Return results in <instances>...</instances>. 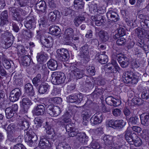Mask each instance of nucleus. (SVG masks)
Segmentation results:
<instances>
[{
	"mask_svg": "<svg viewBox=\"0 0 149 149\" xmlns=\"http://www.w3.org/2000/svg\"><path fill=\"white\" fill-rule=\"evenodd\" d=\"M79 33V31L77 32L76 35H74L73 30L71 28H69L65 31L64 37L65 38V41L66 45H70L72 44L78 43L79 42V38L78 35Z\"/></svg>",
	"mask_w": 149,
	"mask_h": 149,
	"instance_id": "obj_1",
	"label": "nucleus"
},
{
	"mask_svg": "<svg viewBox=\"0 0 149 149\" xmlns=\"http://www.w3.org/2000/svg\"><path fill=\"white\" fill-rule=\"evenodd\" d=\"M31 131H27L26 134L25 135V141L27 144L30 147H36L38 140L37 136H39L40 138L43 137L40 129L36 131V136H33L31 134Z\"/></svg>",
	"mask_w": 149,
	"mask_h": 149,
	"instance_id": "obj_2",
	"label": "nucleus"
},
{
	"mask_svg": "<svg viewBox=\"0 0 149 149\" xmlns=\"http://www.w3.org/2000/svg\"><path fill=\"white\" fill-rule=\"evenodd\" d=\"M29 126V123L23 118L19 122L17 126L13 124H10L8 126L7 130L9 132L13 133L15 130H24L27 129Z\"/></svg>",
	"mask_w": 149,
	"mask_h": 149,
	"instance_id": "obj_3",
	"label": "nucleus"
},
{
	"mask_svg": "<svg viewBox=\"0 0 149 149\" xmlns=\"http://www.w3.org/2000/svg\"><path fill=\"white\" fill-rule=\"evenodd\" d=\"M6 29L4 31H2V30H1V31H4L5 32L3 34L2 37L3 38V43L7 46V47H10L13 43L14 40V36L12 33L9 32H7L8 31V29H6V27H5L4 29Z\"/></svg>",
	"mask_w": 149,
	"mask_h": 149,
	"instance_id": "obj_4",
	"label": "nucleus"
},
{
	"mask_svg": "<svg viewBox=\"0 0 149 149\" xmlns=\"http://www.w3.org/2000/svg\"><path fill=\"white\" fill-rule=\"evenodd\" d=\"M69 73L72 77L80 79L82 78L84 74L85 70H80L74 65L70 66L69 69Z\"/></svg>",
	"mask_w": 149,
	"mask_h": 149,
	"instance_id": "obj_5",
	"label": "nucleus"
},
{
	"mask_svg": "<svg viewBox=\"0 0 149 149\" xmlns=\"http://www.w3.org/2000/svg\"><path fill=\"white\" fill-rule=\"evenodd\" d=\"M91 103L92 101L88 100L83 106L84 109L82 111L81 115L83 120H87L92 115L91 111L88 109L90 107V104Z\"/></svg>",
	"mask_w": 149,
	"mask_h": 149,
	"instance_id": "obj_6",
	"label": "nucleus"
},
{
	"mask_svg": "<svg viewBox=\"0 0 149 149\" xmlns=\"http://www.w3.org/2000/svg\"><path fill=\"white\" fill-rule=\"evenodd\" d=\"M52 79L54 80V82L56 84L63 83L66 79L65 74L63 72H54L52 74Z\"/></svg>",
	"mask_w": 149,
	"mask_h": 149,
	"instance_id": "obj_7",
	"label": "nucleus"
},
{
	"mask_svg": "<svg viewBox=\"0 0 149 149\" xmlns=\"http://www.w3.org/2000/svg\"><path fill=\"white\" fill-rule=\"evenodd\" d=\"M9 10L13 14V16L14 20L18 21L22 20L23 18L20 17V14H23L24 11L23 10L20 8L11 7L9 8Z\"/></svg>",
	"mask_w": 149,
	"mask_h": 149,
	"instance_id": "obj_8",
	"label": "nucleus"
},
{
	"mask_svg": "<svg viewBox=\"0 0 149 149\" xmlns=\"http://www.w3.org/2000/svg\"><path fill=\"white\" fill-rule=\"evenodd\" d=\"M105 68L108 72L111 73H116L117 71L118 72L120 69L116 61L113 59L112 60L111 63L107 64Z\"/></svg>",
	"mask_w": 149,
	"mask_h": 149,
	"instance_id": "obj_9",
	"label": "nucleus"
},
{
	"mask_svg": "<svg viewBox=\"0 0 149 149\" xmlns=\"http://www.w3.org/2000/svg\"><path fill=\"white\" fill-rule=\"evenodd\" d=\"M8 11L7 10H5L3 11L1 14L0 18L1 19V29L0 30H2V31H4V28L6 25V24H8L9 22L8 18Z\"/></svg>",
	"mask_w": 149,
	"mask_h": 149,
	"instance_id": "obj_10",
	"label": "nucleus"
},
{
	"mask_svg": "<svg viewBox=\"0 0 149 149\" xmlns=\"http://www.w3.org/2000/svg\"><path fill=\"white\" fill-rule=\"evenodd\" d=\"M47 112L51 116H56L60 113L61 111L58 107L50 104L47 107Z\"/></svg>",
	"mask_w": 149,
	"mask_h": 149,
	"instance_id": "obj_11",
	"label": "nucleus"
},
{
	"mask_svg": "<svg viewBox=\"0 0 149 149\" xmlns=\"http://www.w3.org/2000/svg\"><path fill=\"white\" fill-rule=\"evenodd\" d=\"M18 109V106L17 104H13L7 108L5 110L6 117L8 119L11 118L17 111Z\"/></svg>",
	"mask_w": 149,
	"mask_h": 149,
	"instance_id": "obj_12",
	"label": "nucleus"
},
{
	"mask_svg": "<svg viewBox=\"0 0 149 149\" xmlns=\"http://www.w3.org/2000/svg\"><path fill=\"white\" fill-rule=\"evenodd\" d=\"M57 53L60 60L63 61L68 60L69 55L68 51L65 49H58L56 51Z\"/></svg>",
	"mask_w": 149,
	"mask_h": 149,
	"instance_id": "obj_13",
	"label": "nucleus"
},
{
	"mask_svg": "<svg viewBox=\"0 0 149 149\" xmlns=\"http://www.w3.org/2000/svg\"><path fill=\"white\" fill-rule=\"evenodd\" d=\"M26 20L24 25L27 29H30L35 28L36 21L33 17L29 15L27 17Z\"/></svg>",
	"mask_w": 149,
	"mask_h": 149,
	"instance_id": "obj_14",
	"label": "nucleus"
},
{
	"mask_svg": "<svg viewBox=\"0 0 149 149\" xmlns=\"http://www.w3.org/2000/svg\"><path fill=\"white\" fill-rule=\"evenodd\" d=\"M21 95V91L20 89L16 88L11 91L9 99L12 102H15L18 100Z\"/></svg>",
	"mask_w": 149,
	"mask_h": 149,
	"instance_id": "obj_15",
	"label": "nucleus"
},
{
	"mask_svg": "<svg viewBox=\"0 0 149 149\" xmlns=\"http://www.w3.org/2000/svg\"><path fill=\"white\" fill-rule=\"evenodd\" d=\"M88 139V137L84 132L77 133L76 136V141L82 145L86 144L87 142Z\"/></svg>",
	"mask_w": 149,
	"mask_h": 149,
	"instance_id": "obj_16",
	"label": "nucleus"
},
{
	"mask_svg": "<svg viewBox=\"0 0 149 149\" xmlns=\"http://www.w3.org/2000/svg\"><path fill=\"white\" fill-rule=\"evenodd\" d=\"M89 10L92 13L94 14H103L105 11V8L104 7L97 6V4L92 5L89 8Z\"/></svg>",
	"mask_w": 149,
	"mask_h": 149,
	"instance_id": "obj_17",
	"label": "nucleus"
},
{
	"mask_svg": "<svg viewBox=\"0 0 149 149\" xmlns=\"http://www.w3.org/2000/svg\"><path fill=\"white\" fill-rule=\"evenodd\" d=\"M83 95L81 93L72 95L69 96L68 98V100L71 103H79L82 100Z\"/></svg>",
	"mask_w": 149,
	"mask_h": 149,
	"instance_id": "obj_18",
	"label": "nucleus"
},
{
	"mask_svg": "<svg viewBox=\"0 0 149 149\" xmlns=\"http://www.w3.org/2000/svg\"><path fill=\"white\" fill-rule=\"evenodd\" d=\"M88 46L87 45H85L82 47L80 49V56L81 58H84L86 61H89Z\"/></svg>",
	"mask_w": 149,
	"mask_h": 149,
	"instance_id": "obj_19",
	"label": "nucleus"
},
{
	"mask_svg": "<svg viewBox=\"0 0 149 149\" xmlns=\"http://www.w3.org/2000/svg\"><path fill=\"white\" fill-rule=\"evenodd\" d=\"M45 111L44 106L41 104H39L35 106L32 111L33 113L36 116L43 115Z\"/></svg>",
	"mask_w": 149,
	"mask_h": 149,
	"instance_id": "obj_20",
	"label": "nucleus"
},
{
	"mask_svg": "<svg viewBox=\"0 0 149 149\" xmlns=\"http://www.w3.org/2000/svg\"><path fill=\"white\" fill-rule=\"evenodd\" d=\"M32 104L31 101L28 98L25 97L22 99L21 107L24 113L27 112L30 106Z\"/></svg>",
	"mask_w": 149,
	"mask_h": 149,
	"instance_id": "obj_21",
	"label": "nucleus"
},
{
	"mask_svg": "<svg viewBox=\"0 0 149 149\" xmlns=\"http://www.w3.org/2000/svg\"><path fill=\"white\" fill-rule=\"evenodd\" d=\"M36 8L38 10L45 14L47 12V5L46 2L44 1H38L36 4Z\"/></svg>",
	"mask_w": 149,
	"mask_h": 149,
	"instance_id": "obj_22",
	"label": "nucleus"
},
{
	"mask_svg": "<svg viewBox=\"0 0 149 149\" xmlns=\"http://www.w3.org/2000/svg\"><path fill=\"white\" fill-rule=\"evenodd\" d=\"M102 113H96L93 115L90 120L91 124L93 125L100 123L102 119Z\"/></svg>",
	"mask_w": 149,
	"mask_h": 149,
	"instance_id": "obj_23",
	"label": "nucleus"
},
{
	"mask_svg": "<svg viewBox=\"0 0 149 149\" xmlns=\"http://www.w3.org/2000/svg\"><path fill=\"white\" fill-rule=\"evenodd\" d=\"M107 18L114 22L118 21L119 19V16L117 13L111 10H109L107 13Z\"/></svg>",
	"mask_w": 149,
	"mask_h": 149,
	"instance_id": "obj_24",
	"label": "nucleus"
},
{
	"mask_svg": "<svg viewBox=\"0 0 149 149\" xmlns=\"http://www.w3.org/2000/svg\"><path fill=\"white\" fill-rule=\"evenodd\" d=\"M105 101L108 104L115 107L120 104V102L119 100H116L111 96L107 97L105 99Z\"/></svg>",
	"mask_w": 149,
	"mask_h": 149,
	"instance_id": "obj_25",
	"label": "nucleus"
},
{
	"mask_svg": "<svg viewBox=\"0 0 149 149\" xmlns=\"http://www.w3.org/2000/svg\"><path fill=\"white\" fill-rule=\"evenodd\" d=\"M141 123L144 126H149V113H144L140 116Z\"/></svg>",
	"mask_w": 149,
	"mask_h": 149,
	"instance_id": "obj_26",
	"label": "nucleus"
},
{
	"mask_svg": "<svg viewBox=\"0 0 149 149\" xmlns=\"http://www.w3.org/2000/svg\"><path fill=\"white\" fill-rule=\"evenodd\" d=\"M131 139L133 143H131V145H134L135 146H139L141 143L142 142L140 139L138 137L136 134L131 133Z\"/></svg>",
	"mask_w": 149,
	"mask_h": 149,
	"instance_id": "obj_27",
	"label": "nucleus"
},
{
	"mask_svg": "<svg viewBox=\"0 0 149 149\" xmlns=\"http://www.w3.org/2000/svg\"><path fill=\"white\" fill-rule=\"evenodd\" d=\"M48 68L51 70L54 71L57 70L58 67L57 62L54 60L51 59L47 63Z\"/></svg>",
	"mask_w": 149,
	"mask_h": 149,
	"instance_id": "obj_28",
	"label": "nucleus"
},
{
	"mask_svg": "<svg viewBox=\"0 0 149 149\" xmlns=\"http://www.w3.org/2000/svg\"><path fill=\"white\" fill-rule=\"evenodd\" d=\"M105 52H103L102 54H100L97 56V59L100 63L102 64L106 63L108 61V57L105 54Z\"/></svg>",
	"mask_w": 149,
	"mask_h": 149,
	"instance_id": "obj_29",
	"label": "nucleus"
},
{
	"mask_svg": "<svg viewBox=\"0 0 149 149\" xmlns=\"http://www.w3.org/2000/svg\"><path fill=\"white\" fill-rule=\"evenodd\" d=\"M60 14L58 10H54L51 12L48 15V18L49 20L52 22H54L58 16Z\"/></svg>",
	"mask_w": 149,
	"mask_h": 149,
	"instance_id": "obj_30",
	"label": "nucleus"
},
{
	"mask_svg": "<svg viewBox=\"0 0 149 149\" xmlns=\"http://www.w3.org/2000/svg\"><path fill=\"white\" fill-rule=\"evenodd\" d=\"M25 91L30 96H33L34 94L33 86L30 83L26 84L25 86Z\"/></svg>",
	"mask_w": 149,
	"mask_h": 149,
	"instance_id": "obj_31",
	"label": "nucleus"
},
{
	"mask_svg": "<svg viewBox=\"0 0 149 149\" xmlns=\"http://www.w3.org/2000/svg\"><path fill=\"white\" fill-rule=\"evenodd\" d=\"M36 58L38 61L40 63H42L46 61L47 55L45 52H42L38 54Z\"/></svg>",
	"mask_w": 149,
	"mask_h": 149,
	"instance_id": "obj_32",
	"label": "nucleus"
},
{
	"mask_svg": "<svg viewBox=\"0 0 149 149\" xmlns=\"http://www.w3.org/2000/svg\"><path fill=\"white\" fill-rule=\"evenodd\" d=\"M99 35L101 41L102 42H105L109 39V36L108 33L105 31H100Z\"/></svg>",
	"mask_w": 149,
	"mask_h": 149,
	"instance_id": "obj_33",
	"label": "nucleus"
},
{
	"mask_svg": "<svg viewBox=\"0 0 149 149\" xmlns=\"http://www.w3.org/2000/svg\"><path fill=\"white\" fill-rule=\"evenodd\" d=\"M49 31L52 34L57 36L60 34L61 30L58 26L53 25L50 27Z\"/></svg>",
	"mask_w": 149,
	"mask_h": 149,
	"instance_id": "obj_34",
	"label": "nucleus"
},
{
	"mask_svg": "<svg viewBox=\"0 0 149 149\" xmlns=\"http://www.w3.org/2000/svg\"><path fill=\"white\" fill-rule=\"evenodd\" d=\"M48 84L45 83L41 84L39 86L38 92L41 94H43L46 92L49 87Z\"/></svg>",
	"mask_w": 149,
	"mask_h": 149,
	"instance_id": "obj_35",
	"label": "nucleus"
},
{
	"mask_svg": "<svg viewBox=\"0 0 149 149\" xmlns=\"http://www.w3.org/2000/svg\"><path fill=\"white\" fill-rule=\"evenodd\" d=\"M85 17L83 15L79 16L76 17L74 20L75 25L77 27L82 22L85 21Z\"/></svg>",
	"mask_w": 149,
	"mask_h": 149,
	"instance_id": "obj_36",
	"label": "nucleus"
},
{
	"mask_svg": "<svg viewBox=\"0 0 149 149\" xmlns=\"http://www.w3.org/2000/svg\"><path fill=\"white\" fill-rule=\"evenodd\" d=\"M21 34L26 39L31 38L32 36V33L30 30L23 29L21 31Z\"/></svg>",
	"mask_w": 149,
	"mask_h": 149,
	"instance_id": "obj_37",
	"label": "nucleus"
},
{
	"mask_svg": "<svg viewBox=\"0 0 149 149\" xmlns=\"http://www.w3.org/2000/svg\"><path fill=\"white\" fill-rule=\"evenodd\" d=\"M149 18L145 17L142 19L140 22L141 26L143 28L147 29L149 28Z\"/></svg>",
	"mask_w": 149,
	"mask_h": 149,
	"instance_id": "obj_38",
	"label": "nucleus"
},
{
	"mask_svg": "<svg viewBox=\"0 0 149 149\" xmlns=\"http://www.w3.org/2000/svg\"><path fill=\"white\" fill-rule=\"evenodd\" d=\"M22 64L25 66H29L31 63V59L27 55L23 56L22 59Z\"/></svg>",
	"mask_w": 149,
	"mask_h": 149,
	"instance_id": "obj_39",
	"label": "nucleus"
},
{
	"mask_svg": "<svg viewBox=\"0 0 149 149\" xmlns=\"http://www.w3.org/2000/svg\"><path fill=\"white\" fill-rule=\"evenodd\" d=\"M41 74H39L33 79L32 82L35 86H37L38 84L41 83Z\"/></svg>",
	"mask_w": 149,
	"mask_h": 149,
	"instance_id": "obj_40",
	"label": "nucleus"
},
{
	"mask_svg": "<svg viewBox=\"0 0 149 149\" xmlns=\"http://www.w3.org/2000/svg\"><path fill=\"white\" fill-rule=\"evenodd\" d=\"M131 77V84H135L137 83L139 78V74L137 72L132 73Z\"/></svg>",
	"mask_w": 149,
	"mask_h": 149,
	"instance_id": "obj_41",
	"label": "nucleus"
},
{
	"mask_svg": "<svg viewBox=\"0 0 149 149\" xmlns=\"http://www.w3.org/2000/svg\"><path fill=\"white\" fill-rule=\"evenodd\" d=\"M84 5V3L82 0H75L74 1V6L77 8L82 9Z\"/></svg>",
	"mask_w": 149,
	"mask_h": 149,
	"instance_id": "obj_42",
	"label": "nucleus"
},
{
	"mask_svg": "<svg viewBox=\"0 0 149 149\" xmlns=\"http://www.w3.org/2000/svg\"><path fill=\"white\" fill-rule=\"evenodd\" d=\"M17 49V54L19 56L25 55L26 54L27 51L25 50L24 47L23 46L20 45L18 46Z\"/></svg>",
	"mask_w": 149,
	"mask_h": 149,
	"instance_id": "obj_43",
	"label": "nucleus"
},
{
	"mask_svg": "<svg viewBox=\"0 0 149 149\" xmlns=\"http://www.w3.org/2000/svg\"><path fill=\"white\" fill-rule=\"evenodd\" d=\"M129 103L128 100V101L125 103V106L123 111L124 114L126 116H129L130 113V105H129Z\"/></svg>",
	"mask_w": 149,
	"mask_h": 149,
	"instance_id": "obj_44",
	"label": "nucleus"
},
{
	"mask_svg": "<svg viewBox=\"0 0 149 149\" xmlns=\"http://www.w3.org/2000/svg\"><path fill=\"white\" fill-rule=\"evenodd\" d=\"M125 30L123 28L119 29L118 31V33L116 34L114 36V38H118L120 37L124 36L125 34Z\"/></svg>",
	"mask_w": 149,
	"mask_h": 149,
	"instance_id": "obj_45",
	"label": "nucleus"
},
{
	"mask_svg": "<svg viewBox=\"0 0 149 149\" xmlns=\"http://www.w3.org/2000/svg\"><path fill=\"white\" fill-rule=\"evenodd\" d=\"M125 139L127 142L130 144V127H128L126 130L125 132Z\"/></svg>",
	"mask_w": 149,
	"mask_h": 149,
	"instance_id": "obj_46",
	"label": "nucleus"
},
{
	"mask_svg": "<svg viewBox=\"0 0 149 149\" xmlns=\"http://www.w3.org/2000/svg\"><path fill=\"white\" fill-rule=\"evenodd\" d=\"M132 103L131 104H133V105H141L142 104V100L140 98L135 97L131 100Z\"/></svg>",
	"mask_w": 149,
	"mask_h": 149,
	"instance_id": "obj_47",
	"label": "nucleus"
},
{
	"mask_svg": "<svg viewBox=\"0 0 149 149\" xmlns=\"http://www.w3.org/2000/svg\"><path fill=\"white\" fill-rule=\"evenodd\" d=\"M141 33H142V29L139 27H138L132 31V34L134 36H136L139 37L141 36Z\"/></svg>",
	"mask_w": 149,
	"mask_h": 149,
	"instance_id": "obj_48",
	"label": "nucleus"
},
{
	"mask_svg": "<svg viewBox=\"0 0 149 149\" xmlns=\"http://www.w3.org/2000/svg\"><path fill=\"white\" fill-rule=\"evenodd\" d=\"M87 70L91 76H93L95 74V69L94 66L92 65H90L87 68Z\"/></svg>",
	"mask_w": 149,
	"mask_h": 149,
	"instance_id": "obj_49",
	"label": "nucleus"
},
{
	"mask_svg": "<svg viewBox=\"0 0 149 149\" xmlns=\"http://www.w3.org/2000/svg\"><path fill=\"white\" fill-rule=\"evenodd\" d=\"M125 125V123L122 120H115V127H123Z\"/></svg>",
	"mask_w": 149,
	"mask_h": 149,
	"instance_id": "obj_50",
	"label": "nucleus"
},
{
	"mask_svg": "<svg viewBox=\"0 0 149 149\" xmlns=\"http://www.w3.org/2000/svg\"><path fill=\"white\" fill-rule=\"evenodd\" d=\"M40 42L44 46L47 47H49L51 46L49 40L48 38H44L41 40Z\"/></svg>",
	"mask_w": 149,
	"mask_h": 149,
	"instance_id": "obj_51",
	"label": "nucleus"
},
{
	"mask_svg": "<svg viewBox=\"0 0 149 149\" xmlns=\"http://www.w3.org/2000/svg\"><path fill=\"white\" fill-rule=\"evenodd\" d=\"M130 73L127 71L125 72L123 76V78L125 79L124 82L127 83H129L130 81Z\"/></svg>",
	"mask_w": 149,
	"mask_h": 149,
	"instance_id": "obj_52",
	"label": "nucleus"
},
{
	"mask_svg": "<svg viewBox=\"0 0 149 149\" xmlns=\"http://www.w3.org/2000/svg\"><path fill=\"white\" fill-rule=\"evenodd\" d=\"M48 123L46 122L45 125L46 132L48 134H51L52 133L54 132V129L50 125H48Z\"/></svg>",
	"mask_w": 149,
	"mask_h": 149,
	"instance_id": "obj_53",
	"label": "nucleus"
},
{
	"mask_svg": "<svg viewBox=\"0 0 149 149\" xmlns=\"http://www.w3.org/2000/svg\"><path fill=\"white\" fill-rule=\"evenodd\" d=\"M141 97L144 99H149V90L144 89L142 93Z\"/></svg>",
	"mask_w": 149,
	"mask_h": 149,
	"instance_id": "obj_54",
	"label": "nucleus"
},
{
	"mask_svg": "<svg viewBox=\"0 0 149 149\" xmlns=\"http://www.w3.org/2000/svg\"><path fill=\"white\" fill-rule=\"evenodd\" d=\"M51 103L55 104H58L62 102V99L59 97H53L50 99Z\"/></svg>",
	"mask_w": 149,
	"mask_h": 149,
	"instance_id": "obj_55",
	"label": "nucleus"
},
{
	"mask_svg": "<svg viewBox=\"0 0 149 149\" xmlns=\"http://www.w3.org/2000/svg\"><path fill=\"white\" fill-rule=\"evenodd\" d=\"M43 122V120L40 117H37L35 119L34 123L35 124L39 127H41Z\"/></svg>",
	"mask_w": 149,
	"mask_h": 149,
	"instance_id": "obj_56",
	"label": "nucleus"
},
{
	"mask_svg": "<svg viewBox=\"0 0 149 149\" xmlns=\"http://www.w3.org/2000/svg\"><path fill=\"white\" fill-rule=\"evenodd\" d=\"M120 65L123 68H125L127 67L129 64V59L127 58H124L123 61L119 63Z\"/></svg>",
	"mask_w": 149,
	"mask_h": 149,
	"instance_id": "obj_57",
	"label": "nucleus"
},
{
	"mask_svg": "<svg viewBox=\"0 0 149 149\" xmlns=\"http://www.w3.org/2000/svg\"><path fill=\"white\" fill-rule=\"evenodd\" d=\"M91 147L93 149H98L100 148L99 143L97 142L93 141L91 144Z\"/></svg>",
	"mask_w": 149,
	"mask_h": 149,
	"instance_id": "obj_58",
	"label": "nucleus"
},
{
	"mask_svg": "<svg viewBox=\"0 0 149 149\" xmlns=\"http://www.w3.org/2000/svg\"><path fill=\"white\" fill-rule=\"evenodd\" d=\"M112 113L114 116L117 117L120 115L121 113V111L119 109L116 108L112 110Z\"/></svg>",
	"mask_w": 149,
	"mask_h": 149,
	"instance_id": "obj_59",
	"label": "nucleus"
},
{
	"mask_svg": "<svg viewBox=\"0 0 149 149\" xmlns=\"http://www.w3.org/2000/svg\"><path fill=\"white\" fill-rule=\"evenodd\" d=\"M144 41H143V42ZM138 45L141 47L145 51H147L148 50V46L145 44L144 42L141 41L140 42H139L138 44Z\"/></svg>",
	"mask_w": 149,
	"mask_h": 149,
	"instance_id": "obj_60",
	"label": "nucleus"
},
{
	"mask_svg": "<svg viewBox=\"0 0 149 149\" xmlns=\"http://www.w3.org/2000/svg\"><path fill=\"white\" fill-rule=\"evenodd\" d=\"M48 4L49 7L52 9L56 8V4L54 0H49Z\"/></svg>",
	"mask_w": 149,
	"mask_h": 149,
	"instance_id": "obj_61",
	"label": "nucleus"
},
{
	"mask_svg": "<svg viewBox=\"0 0 149 149\" xmlns=\"http://www.w3.org/2000/svg\"><path fill=\"white\" fill-rule=\"evenodd\" d=\"M91 19L93 21H101V20H104L103 17L100 15H97L94 16H92Z\"/></svg>",
	"mask_w": 149,
	"mask_h": 149,
	"instance_id": "obj_62",
	"label": "nucleus"
},
{
	"mask_svg": "<svg viewBox=\"0 0 149 149\" xmlns=\"http://www.w3.org/2000/svg\"><path fill=\"white\" fill-rule=\"evenodd\" d=\"M139 119L136 115L133 116L131 117V124L136 125L138 123Z\"/></svg>",
	"mask_w": 149,
	"mask_h": 149,
	"instance_id": "obj_63",
	"label": "nucleus"
},
{
	"mask_svg": "<svg viewBox=\"0 0 149 149\" xmlns=\"http://www.w3.org/2000/svg\"><path fill=\"white\" fill-rule=\"evenodd\" d=\"M74 125L73 124H69L65 126V129L66 131L68 132H69L72 131H74L75 129H74L73 127V125Z\"/></svg>",
	"mask_w": 149,
	"mask_h": 149,
	"instance_id": "obj_64",
	"label": "nucleus"
}]
</instances>
